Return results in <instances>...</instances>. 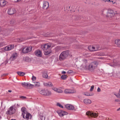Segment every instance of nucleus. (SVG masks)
Returning a JSON list of instances; mask_svg holds the SVG:
<instances>
[{
	"instance_id": "obj_1",
	"label": "nucleus",
	"mask_w": 120,
	"mask_h": 120,
	"mask_svg": "<svg viewBox=\"0 0 120 120\" xmlns=\"http://www.w3.org/2000/svg\"><path fill=\"white\" fill-rule=\"evenodd\" d=\"M51 45L50 44H47L42 45V48L44 51L45 55H47L49 54L51 52L50 49Z\"/></svg>"
},
{
	"instance_id": "obj_10",
	"label": "nucleus",
	"mask_w": 120,
	"mask_h": 120,
	"mask_svg": "<svg viewBox=\"0 0 120 120\" xmlns=\"http://www.w3.org/2000/svg\"><path fill=\"white\" fill-rule=\"evenodd\" d=\"M13 45H10L4 48V50L6 51L11 50L14 48Z\"/></svg>"
},
{
	"instance_id": "obj_38",
	"label": "nucleus",
	"mask_w": 120,
	"mask_h": 120,
	"mask_svg": "<svg viewBox=\"0 0 120 120\" xmlns=\"http://www.w3.org/2000/svg\"><path fill=\"white\" fill-rule=\"evenodd\" d=\"M85 95L87 96H90V95L88 93H86L85 94Z\"/></svg>"
},
{
	"instance_id": "obj_37",
	"label": "nucleus",
	"mask_w": 120,
	"mask_h": 120,
	"mask_svg": "<svg viewBox=\"0 0 120 120\" xmlns=\"http://www.w3.org/2000/svg\"><path fill=\"white\" fill-rule=\"evenodd\" d=\"M20 98L22 99H25L26 98V97L23 96H21L20 97Z\"/></svg>"
},
{
	"instance_id": "obj_48",
	"label": "nucleus",
	"mask_w": 120,
	"mask_h": 120,
	"mask_svg": "<svg viewBox=\"0 0 120 120\" xmlns=\"http://www.w3.org/2000/svg\"><path fill=\"white\" fill-rule=\"evenodd\" d=\"M116 16H119H119H120V15L118 14H116Z\"/></svg>"
},
{
	"instance_id": "obj_3",
	"label": "nucleus",
	"mask_w": 120,
	"mask_h": 120,
	"mask_svg": "<svg viewBox=\"0 0 120 120\" xmlns=\"http://www.w3.org/2000/svg\"><path fill=\"white\" fill-rule=\"evenodd\" d=\"M98 64L97 61H94L90 63L88 69L90 71H93L95 69Z\"/></svg>"
},
{
	"instance_id": "obj_49",
	"label": "nucleus",
	"mask_w": 120,
	"mask_h": 120,
	"mask_svg": "<svg viewBox=\"0 0 120 120\" xmlns=\"http://www.w3.org/2000/svg\"><path fill=\"white\" fill-rule=\"evenodd\" d=\"M26 59H29V58L28 57H26Z\"/></svg>"
},
{
	"instance_id": "obj_41",
	"label": "nucleus",
	"mask_w": 120,
	"mask_h": 120,
	"mask_svg": "<svg viewBox=\"0 0 120 120\" xmlns=\"http://www.w3.org/2000/svg\"><path fill=\"white\" fill-rule=\"evenodd\" d=\"M101 91V89L99 87H98L97 89V91L98 92H100Z\"/></svg>"
},
{
	"instance_id": "obj_51",
	"label": "nucleus",
	"mask_w": 120,
	"mask_h": 120,
	"mask_svg": "<svg viewBox=\"0 0 120 120\" xmlns=\"http://www.w3.org/2000/svg\"><path fill=\"white\" fill-rule=\"evenodd\" d=\"M44 120H45V117H44Z\"/></svg>"
},
{
	"instance_id": "obj_2",
	"label": "nucleus",
	"mask_w": 120,
	"mask_h": 120,
	"mask_svg": "<svg viewBox=\"0 0 120 120\" xmlns=\"http://www.w3.org/2000/svg\"><path fill=\"white\" fill-rule=\"evenodd\" d=\"M69 54V51L67 50L62 52L59 56V59L60 60H63L66 59Z\"/></svg>"
},
{
	"instance_id": "obj_42",
	"label": "nucleus",
	"mask_w": 120,
	"mask_h": 120,
	"mask_svg": "<svg viewBox=\"0 0 120 120\" xmlns=\"http://www.w3.org/2000/svg\"><path fill=\"white\" fill-rule=\"evenodd\" d=\"M115 101L117 102H120V100L119 99H116L115 100Z\"/></svg>"
},
{
	"instance_id": "obj_50",
	"label": "nucleus",
	"mask_w": 120,
	"mask_h": 120,
	"mask_svg": "<svg viewBox=\"0 0 120 120\" xmlns=\"http://www.w3.org/2000/svg\"><path fill=\"white\" fill-rule=\"evenodd\" d=\"M119 92H120V89Z\"/></svg>"
},
{
	"instance_id": "obj_20",
	"label": "nucleus",
	"mask_w": 120,
	"mask_h": 120,
	"mask_svg": "<svg viewBox=\"0 0 120 120\" xmlns=\"http://www.w3.org/2000/svg\"><path fill=\"white\" fill-rule=\"evenodd\" d=\"M21 111L22 112V116L24 117V116L25 115V114L27 113V112L26 110V109L24 107H22L21 109Z\"/></svg>"
},
{
	"instance_id": "obj_12",
	"label": "nucleus",
	"mask_w": 120,
	"mask_h": 120,
	"mask_svg": "<svg viewBox=\"0 0 120 120\" xmlns=\"http://www.w3.org/2000/svg\"><path fill=\"white\" fill-rule=\"evenodd\" d=\"M59 115L60 116H62L65 115H67L68 113L65 111L60 110L58 112Z\"/></svg>"
},
{
	"instance_id": "obj_47",
	"label": "nucleus",
	"mask_w": 120,
	"mask_h": 120,
	"mask_svg": "<svg viewBox=\"0 0 120 120\" xmlns=\"http://www.w3.org/2000/svg\"><path fill=\"white\" fill-rule=\"evenodd\" d=\"M120 110V107L117 109V111H118Z\"/></svg>"
},
{
	"instance_id": "obj_23",
	"label": "nucleus",
	"mask_w": 120,
	"mask_h": 120,
	"mask_svg": "<svg viewBox=\"0 0 120 120\" xmlns=\"http://www.w3.org/2000/svg\"><path fill=\"white\" fill-rule=\"evenodd\" d=\"M44 85L45 86L49 87L52 86H53L51 82L44 83Z\"/></svg>"
},
{
	"instance_id": "obj_30",
	"label": "nucleus",
	"mask_w": 120,
	"mask_h": 120,
	"mask_svg": "<svg viewBox=\"0 0 120 120\" xmlns=\"http://www.w3.org/2000/svg\"><path fill=\"white\" fill-rule=\"evenodd\" d=\"M109 65L112 67H115V66H116V63H115L113 64H109Z\"/></svg>"
},
{
	"instance_id": "obj_21",
	"label": "nucleus",
	"mask_w": 120,
	"mask_h": 120,
	"mask_svg": "<svg viewBox=\"0 0 120 120\" xmlns=\"http://www.w3.org/2000/svg\"><path fill=\"white\" fill-rule=\"evenodd\" d=\"M89 50L90 51H94L97 50L95 49V47L93 46H89L88 47Z\"/></svg>"
},
{
	"instance_id": "obj_45",
	"label": "nucleus",
	"mask_w": 120,
	"mask_h": 120,
	"mask_svg": "<svg viewBox=\"0 0 120 120\" xmlns=\"http://www.w3.org/2000/svg\"><path fill=\"white\" fill-rule=\"evenodd\" d=\"M66 73V72L65 71H63L62 72V73L63 74H65Z\"/></svg>"
},
{
	"instance_id": "obj_28",
	"label": "nucleus",
	"mask_w": 120,
	"mask_h": 120,
	"mask_svg": "<svg viewBox=\"0 0 120 120\" xmlns=\"http://www.w3.org/2000/svg\"><path fill=\"white\" fill-rule=\"evenodd\" d=\"M56 92L58 93H62L63 91L61 89L57 88V90Z\"/></svg>"
},
{
	"instance_id": "obj_24",
	"label": "nucleus",
	"mask_w": 120,
	"mask_h": 120,
	"mask_svg": "<svg viewBox=\"0 0 120 120\" xmlns=\"http://www.w3.org/2000/svg\"><path fill=\"white\" fill-rule=\"evenodd\" d=\"M115 43L118 46L120 47V40L117 39L115 40Z\"/></svg>"
},
{
	"instance_id": "obj_14",
	"label": "nucleus",
	"mask_w": 120,
	"mask_h": 120,
	"mask_svg": "<svg viewBox=\"0 0 120 120\" xmlns=\"http://www.w3.org/2000/svg\"><path fill=\"white\" fill-rule=\"evenodd\" d=\"M65 107L67 109L70 110H73L75 108L73 106L69 104L66 105Z\"/></svg>"
},
{
	"instance_id": "obj_46",
	"label": "nucleus",
	"mask_w": 120,
	"mask_h": 120,
	"mask_svg": "<svg viewBox=\"0 0 120 120\" xmlns=\"http://www.w3.org/2000/svg\"><path fill=\"white\" fill-rule=\"evenodd\" d=\"M8 91L9 92H12V90H9Z\"/></svg>"
},
{
	"instance_id": "obj_27",
	"label": "nucleus",
	"mask_w": 120,
	"mask_h": 120,
	"mask_svg": "<svg viewBox=\"0 0 120 120\" xmlns=\"http://www.w3.org/2000/svg\"><path fill=\"white\" fill-rule=\"evenodd\" d=\"M42 76L43 77L45 78H47L48 77V75L46 73H43Z\"/></svg>"
},
{
	"instance_id": "obj_11",
	"label": "nucleus",
	"mask_w": 120,
	"mask_h": 120,
	"mask_svg": "<svg viewBox=\"0 0 120 120\" xmlns=\"http://www.w3.org/2000/svg\"><path fill=\"white\" fill-rule=\"evenodd\" d=\"M76 91L75 90L71 89H66L64 91V92L66 94L73 93H75Z\"/></svg>"
},
{
	"instance_id": "obj_25",
	"label": "nucleus",
	"mask_w": 120,
	"mask_h": 120,
	"mask_svg": "<svg viewBox=\"0 0 120 120\" xmlns=\"http://www.w3.org/2000/svg\"><path fill=\"white\" fill-rule=\"evenodd\" d=\"M34 83L35 84L33 85H34V86L32 87V88L35 87H39L40 86V84L39 82H34Z\"/></svg>"
},
{
	"instance_id": "obj_9",
	"label": "nucleus",
	"mask_w": 120,
	"mask_h": 120,
	"mask_svg": "<svg viewBox=\"0 0 120 120\" xmlns=\"http://www.w3.org/2000/svg\"><path fill=\"white\" fill-rule=\"evenodd\" d=\"M86 114L88 115H90L94 117H96L98 116L97 114L94 112H92L90 111L87 112Z\"/></svg>"
},
{
	"instance_id": "obj_32",
	"label": "nucleus",
	"mask_w": 120,
	"mask_h": 120,
	"mask_svg": "<svg viewBox=\"0 0 120 120\" xmlns=\"http://www.w3.org/2000/svg\"><path fill=\"white\" fill-rule=\"evenodd\" d=\"M115 95L117 98H120V92H119Z\"/></svg>"
},
{
	"instance_id": "obj_31",
	"label": "nucleus",
	"mask_w": 120,
	"mask_h": 120,
	"mask_svg": "<svg viewBox=\"0 0 120 120\" xmlns=\"http://www.w3.org/2000/svg\"><path fill=\"white\" fill-rule=\"evenodd\" d=\"M57 105L62 108L63 107V106L59 103H57Z\"/></svg>"
},
{
	"instance_id": "obj_13",
	"label": "nucleus",
	"mask_w": 120,
	"mask_h": 120,
	"mask_svg": "<svg viewBox=\"0 0 120 120\" xmlns=\"http://www.w3.org/2000/svg\"><path fill=\"white\" fill-rule=\"evenodd\" d=\"M35 55L38 57H41L42 56V52L40 50H37L35 51L34 52Z\"/></svg>"
},
{
	"instance_id": "obj_36",
	"label": "nucleus",
	"mask_w": 120,
	"mask_h": 120,
	"mask_svg": "<svg viewBox=\"0 0 120 120\" xmlns=\"http://www.w3.org/2000/svg\"><path fill=\"white\" fill-rule=\"evenodd\" d=\"M36 79V78L35 77L33 76H32V80L33 81H35Z\"/></svg>"
},
{
	"instance_id": "obj_35",
	"label": "nucleus",
	"mask_w": 120,
	"mask_h": 120,
	"mask_svg": "<svg viewBox=\"0 0 120 120\" xmlns=\"http://www.w3.org/2000/svg\"><path fill=\"white\" fill-rule=\"evenodd\" d=\"M57 88L56 87H53L52 88V89L55 91L56 92V90H57Z\"/></svg>"
},
{
	"instance_id": "obj_19",
	"label": "nucleus",
	"mask_w": 120,
	"mask_h": 120,
	"mask_svg": "<svg viewBox=\"0 0 120 120\" xmlns=\"http://www.w3.org/2000/svg\"><path fill=\"white\" fill-rule=\"evenodd\" d=\"M7 3L4 0H0V6L2 7L4 6Z\"/></svg>"
},
{
	"instance_id": "obj_17",
	"label": "nucleus",
	"mask_w": 120,
	"mask_h": 120,
	"mask_svg": "<svg viewBox=\"0 0 120 120\" xmlns=\"http://www.w3.org/2000/svg\"><path fill=\"white\" fill-rule=\"evenodd\" d=\"M31 115L29 113L27 112L25 114L24 117L23 116V117L25 119L28 120L31 118Z\"/></svg>"
},
{
	"instance_id": "obj_29",
	"label": "nucleus",
	"mask_w": 120,
	"mask_h": 120,
	"mask_svg": "<svg viewBox=\"0 0 120 120\" xmlns=\"http://www.w3.org/2000/svg\"><path fill=\"white\" fill-rule=\"evenodd\" d=\"M61 78L62 79L64 80L66 79L67 76L65 75H63L61 76Z\"/></svg>"
},
{
	"instance_id": "obj_16",
	"label": "nucleus",
	"mask_w": 120,
	"mask_h": 120,
	"mask_svg": "<svg viewBox=\"0 0 120 120\" xmlns=\"http://www.w3.org/2000/svg\"><path fill=\"white\" fill-rule=\"evenodd\" d=\"M49 7V3L47 1H44L43 2V8L46 9Z\"/></svg>"
},
{
	"instance_id": "obj_39",
	"label": "nucleus",
	"mask_w": 120,
	"mask_h": 120,
	"mask_svg": "<svg viewBox=\"0 0 120 120\" xmlns=\"http://www.w3.org/2000/svg\"><path fill=\"white\" fill-rule=\"evenodd\" d=\"M44 117V116L43 115H41L40 116V118L41 119V120H42L43 119V117Z\"/></svg>"
},
{
	"instance_id": "obj_26",
	"label": "nucleus",
	"mask_w": 120,
	"mask_h": 120,
	"mask_svg": "<svg viewBox=\"0 0 120 120\" xmlns=\"http://www.w3.org/2000/svg\"><path fill=\"white\" fill-rule=\"evenodd\" d=\"M17 73L18 75L21 76H23L25 74V73L21 72H18Z\"/></svg>"
},
{
	"instance_id": "obj_6",
	"label": "nucleus",
	"mask_w": 120,
	"mask_h": 120,
	"mask_svg": "<svg viewBox=\"0 0 120 120\" xmlns=\"http://www.w3.org/2000/svg\"><path fill=\"white\" fill-rule=\"evenodd\" d=\"M115 15V12L112 10H109L107 11V14L106 16L107 17L112 18Z\"/></svg>"
},
{
	"instance_id": "obj_33",
	"label": "nucleus",
	"mask_w": 120,
	"mask_h": 120,
	"mask_svg": "<svg viewBox=\"0 0 120 120\" xmlns=\"http://www.w3.org/2000/svg\"><path fill=\"white\" fill-rule=\"evenodd\" d=\"M5 45L6 44L4 42L0 43V47L2 46H3Z\"/></svg>"
},
{
	"instance_id": "obj_4",
	"label": "nucleus",
	"mask_w": 120,
	"mask_h": 120,
	"mask_svg": "<svg viewBox=\"0 0 120 120\" xmlns=\"http://www.w3.org/2000/svg\"><path fill=\"white\" fill-rule=\"evenodd\" d=\"M39 92L42 95L46 96L51 95L52 94L51 92L47 89H44L41 90Z\"/></svg>"
},
{
	"instance_id": "obj_7",
	"label": "nucleus",
	"mask_w": 120,
	"mask_h": 120,
	"mask_svg": "<svg viewBox=\"0 0 120 120\" xmlns=\"http://www.w3.org/2000/svg\"><path fill=\"white\" fill-rule=\"evenodd\" d=\"M22 86L25 88H27L29 89H31L34 86V85L30 83L27 82H24L21 83Z\"/></svg>"
},
{
	"instance_id": "obj_34",
	"label": "nucleus",
	"mask_w": 120,
	"mask_h": 120,
	"mask_svg": "<svg viewBox=\"0 0 120 120\" xmlns=\"http://www.w3.org/2000/svg\"><path fill=\"white\" fill-rule=\"evenodd\" d=\"M94 87V85H92L91 86L90 89V91H92L93 90Z\"/></svg>"
},
{
	"instance_id": "obj_18",
	"label": "nucleus",
	"mask_w": 120,
	"mask_h": 120,
	"mask_svg": "<svg viewBox=\"0 0 120 120\" xmlns=\"http://www.w3.org/2000/svg\"><path fill=\"white\" fill-rule=\"evenodd\" d=\"M17 57V54L16 53H13L10 58V60L12 61L15 60Z\"/></svg>"
},
{
	"instance_id": "obj_8",
	"label": "nucleus",
	"mask_w": 120,
	"mask_h": 120,
	"mask_svg": "<svg viewBox=\"0 0 120 120\" xmlns=\"http://www.w3.org/2000/svg\"><path fill=\"white\" fill-rule=\"evenodd\" d=\"M32 50V47L31 46L25 47L23 49L22 52L24 53H26Z\"/></svg>"
},
{
	"instance_id": "obj_40",
	"label": "nucleus",
	"mask_w": 120,
	"mask_h": 120,
	"mask_svg": "<svg viewBox=\"0 0 120 120\" xmlns=\"http://www.w3.org/2000/svg\"><path fill=\"white\" fill-rule=\"evenodd\" d=\"M22 0H15V1L16 2H17L20 1Z\"/></svg>"
},
{
	"instance_id": "obj_43",
	"label": "nucleus",
	"mask_w": 120,
	"mask_h": 120,
	"mask_svg": "<svg viewBox=\"0 0 120 120\" xmlns=\"http://www.w3.org/2000/svg\"><path fill=\"white\" fill-rule=\"evenodd\" d=\"M107 1L108 2H110L111 1L110 0H105V2L106 1Z\"/></svg>"
},
{
	"instance_id": "obj_44",
	"label": "nucleus",
	"mask_w": 120,
	"mask_h": 120,
	"mask_svg": "<svg viewBox=\"0 0 120 120\" xmlns=\"http://www.w3.org/2000/svg\"><path fill=\"white\" fill-rule=\"evenodd\" d=\"M83 61H84V62H85V63H86V62H87V60L85 59L83 60Z\"/></svg>"
},
{
	"instance_id": "obj_5",
	"label": "nucleus",
	"mask_w": 120,
	"mask_h": 120,
	"mask_svg": "<svg viewBox=\"0 0 120 120\" xmlns=\"http://www.w3.org/2000/svg\"><path fill=\"white\" fill-rule=\"evenodd\" d=\"M16 111V110L14 108V106H11L8 109L6 113L7 115H12L14 114Z\"/></svg>"
},
{
	"instance_id": "obj_15",
	"label": "nucleus",
	"mask_w": 120,
	"mask_h": 120,
	"mask_svg": "<svg viewBox=\"0 0 120 120\" xmlns=\"http://www.w3.org/2000/svg\"><path fill=\"white\" fill-rule=\"evenodd\" d=\"M15 12V9L13 8H10L8 9V13L9 15L14 14Z\"/></svg>"
},
{
	"instance_id": "obj_22",
	"label": "nucleus",
	"mask_w": 120,
	"mask_h": 120,
	"mask_svg": "<svg viewBox=\"0 0 120 120\" xmlns=\"http://www.w3.org/2000/svg\"><path fill=\"white\" fill-rule=\"evenodd\" d=\"M84 102L86 104H89L91 103V101L90 100L88 99H85L84 100Z\"/></svg>"
}]
</instances>
